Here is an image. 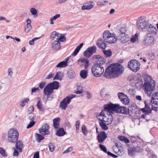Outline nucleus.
Instances as JSON below:
<instances>
[{"label":"nucleus","mask_w":158,"mask_h":158,"mask_svg":"<svg viewBox=\"0 0 158 158\" xmlns=\"http://www.w3.org/2000/svg\"><path fill=\"white\" fill-rule=\"evenodd\" d=\"M134 151H135V153L136 152H141V151L142 150V149L140 147L137 146V147L135 148H134Z\"/></svg>","instance_id":"obj_57"},{"label":"nucleus","mask_w":158,"mask_h":158,"mask_svg":"<svg viewBox=\"0 0 158 158\" xmlns=\"http://www.w3.org/2000/svg\"><path fill=\"white\" fill-rule=\"evenodd\" d=\"M56 31H54L51 33L50 38L51 40H54L55 38L56 37Z\"/></svg>","instance_id":"obj_55"},{"label":"nucleus","mask_w":158,"mask_h":158,"mask_svg":"<svg viewBox=\"0 0 158 158\" xmlns=\"http://www.w3.org/2000/svg\"><path fill=\"white\" fill-rule=\"evenodd\" d=\"M127 150L128 151V154L129 155L133 156L135 154V152L134 151V148L129 147L128 148Z\"/></svg>","instance_id":"obj_38"},{"label":"nucleus","mask_w":158,"mask_h":158,"mask_svg":"<svg viewBox=\"0 0 158 158\" xmlns=\"http://www.w3.org/2000/svg\"><path fill=\"white\" fill-rule=\"evenodd\" d=\"M15 143L16 148L21 152L22 148L23 147V144L21 140H17Z\"/></svg>","instance_id":"obj_21"},{"label":"nucleus","mask_w":158,"mask_h":158,"mask_svg":"<svg viewBox=\"0 0 158 158\" xmlns=\"http://www.w3.org/2000/svg\"><path fill=\"white\" fill-rule=\"evenodd\" d=\"M60 42L57 40L54 41L52 44V48L53 50H57L60 48Z\"/></svg>","instance_id":"obj_20"},{"label":"nucleus","mask_w":158,"mask_h":158,"mask_svg":"<svg viewBox=\"0 0 158 158\" xmlns=\"http://www.w3.org/2000/svg\"><path fill=\"white\" fill-rule=\"evenodd\" d=\"M155 58L154 53L153 52H151L149 54V59L151 60H153Z\"/></svg>","instance_id":"obj_56"},{"label":"nucleus","mask_w":158,"mask_h":158,"mask_svg":"<svg viewBox=\"0 0 158 158\" xmlns=\"http://www.w3.org/2000/svg\"><path fill=\"white\" fill-rule=\"evenodd\" d=\"M119 98L121 102L125 105H128L130 103L129 99L127 95L123 92H119L118 94Z\"/></svg>","instance_id":"obj_10"},{"label":"nucleus","mask_w":158,"mask_h":158,"mask_svg":"<svg viewBox=\"0 0 158 158\" xmlns=\"http://www.w3.org/2000/svg\"><path fill=\"white\" fill-rule=\"evenodd\" d=\"M49 84L52 87L53 90L54 89H58L59 87V83L57 81H54Z\"/></svg>","instance_id":"obj_26"},{"label":"nucleus","mask_w":158,"mask_h":158,"mask_svg":"<svg viewBox=\"0 0 158 158\" xmlns=\"http://www.w3.org/2000/svg\"><path fill=\"white\" fill-rule=\"evenodd\" d=\"M128 67L133 71L136 72L140 68V64L138 61L135 60H132L128 63Z\"/></svg>","instance_id":"obj_7"},{"label":"nucleus","mask_w":158,"mask_h":158,"mask_svg":"<svg viewBox=\"0 0 158 158\" xmlns=\"http://www.w3.org/2000/svg\"><path fill=\"white\" fill-rule=\"evenodd\" d=\"M124 35H121V38H119L121 40V42L123 43H126L129 40L128 38L127 37L124 36Z\"/></svg>","instance_id":"obj_44"},{"label":"nucleus","mask_w":158,"mask_h":158,"mask_svg":"<svg viewBox=\"0 0 158 158\" xmlns=\"http://www.w3.org/2000/svg\"><path fill=\"white\" fill-rule=\"evenodd\" d=\"M65 35L64 34H61V35L60 36V37L56 38V39L59 42H63L65 41L66 40V38L65 37Z\"/></svg>","instance_id":"obj_37"},{"label":"nucleus","mask_w":158,"mask_h":158,"mask_svg":"<svg viewBox=\"0 0 158 158\" xmlns=\"http://www.w3.org/2000/svg\"><path fill=\"white\" fill-rule=\"evenodd\" d=\"M60 119L59 117H57L53 119V127L57 129L59 127Z\"/></svg>","instance_id":"obj_23"},{"label":"nucleus","mask_w":158,"mask_h":158,"mask_svg":"<svg viewBox=\"0 0 158 158\" xmlns=\"http://www.w3.org/2000/svg\"><path fill=\"white\" fill-rule=\"evenodd\" d=\"M95 58L97 60L93 64L91 71L93 75L98 77L101 76L104 72L102 65L105 63L106 60L105 59L99 55H95Z\"/></svg>","instance_id":"obj_2"},{"label":"nucleus","mask_w":158,"mask_h":158,"mask_svg":"<svg viewBox=\"0 0 158 158\" xmlns=\"http://www.w3.org/2000/svg\"><path fill=\"white\" fill-rule=\"evenodd\" d=\"M103 37L105 42L109 44H114L117 40V38L114 35V34H111L108 31H104Z\"/></svg>","instance_id":"obj_6"},{"label":"nucleus","mask_w":158,"mask_h":158,"mask_svg":"<svg viewBox=\"0 0 158 158\" xmlns=\"http://www.w3.org/2000/svg\"><path fill=\"white\" fill-rule=\"evenodd\" d=\"M68 66L67 64L64 61H62L59 62L56 65L57 68H64Z\"/></svg>","instance_id":"obj_29"},{"label":"nucleus","mask_w":158,"mask_h":158,"mask_svg":"<svg viewBox=\"0 0 158 158\" xmlns=\"http://www.w3.org/2000/svg\"><path fill=\"white\" fill-rule=\"evenodd\" d=\"M83 45V43H81L78 46L73 52L72 54V55L73 56H75L77 55L79 51H80L81 48L82 47Z\"/></svg>","instance_id":"obj_24"},{"label":"nucleus","mask_w":158,"mask_h":158,"mask_svg":"<svg viewBox=\"0 0 158 158\" xmlns=\"http://www.w3.org/2000/svg\"><path fill=\"white\" fill-rule=\"evenodd\" d=\"M60 14H56L55 15V16L52 17L51 18V20H55L57 19L58 18L60 17Z\"/></svg>","instance_id":"obj_61"},{"label":"nucleus","mask_w":158,"mask_h":158,"mask_svg":"<svg viewBox=\"0 0 158 158\" xmlns=\"http://www.w3.org/2000/svg\"><path fill=\"white\" fill-rule=\"evenodd\" d=\"M138 35L136 33L135 35L131 39V42L133 43L135 42L136 40L138 39Z\"/></svg>","instance_id":"obj_49"},{"label":"nucleus","mask_w":158,"mask_h":158,"mask_svg":"<svg viewBox=\"0 0 158 158\" xmlns=\"http://www.w3.org/2000/svg\"><path fill=\"white\" fill-rule=\"evenodd\" d=\"M89 60L88 59L85 58H80L77 60V62L81 65L82 64L85 63L84 68L86 69L89 66Z\"/></svg>","instance_id":"obj_17"},{"label":"nucleus","mask_w":158,"mask_h":158,"mask_svg":"<svg viewBox=\"0 0 158 158\" xmlns=\"http://www.w3.org/2000/svg\"><path fill=\"white\" fill-rule=\"evenodd\" d=\"M68 76L69 78L72 79L74 78L75 74L72 70L69 71L68 72Z\"/></svg>","instance_id":"obj_42"},{"label":"nucleus","mask_w":158,"mask_h":158,"mask_svg":"<svg viewBox=\"0 0 158 158\" xmlns=\"http://www.w3.org/2000/svg\"><path fill=\"white\" fill-rule=\"evenodd\" d=\"M49 151L51 152H53L55 149V146L52 143H49L48 145Z\"/></svg>","instance_id":"obj_43"},{"label":"nucleus","mask_w":158,"mask_h":158,"mask_svg":"<svg viewBox=\"0 0 158 158\" xmlns=\"http://www.w3.org/2000/svg\"><path fill=\"white\" fill-rule=\"evenodd\" d=\"M124 153V151L123 148L121 149H118V151L117 152V154L119 155H122Z\"/></svg>","instance_id":"obj_59"},{"label":"nucleus","mask_w":158,"mask_h":158,"mask_svg":"<svg viewBox=\"0 0 158 158\" xmlns=\"http://www.w3.org/2000/svg\"><path fill=\"white\" fill-rule=\"evenodd\" d=\"M102 51L103 53L105 55L106 57H110L112 55V52L110 49H108V50H103Z\"/></svg>","instance_id":"obj_31"},{"label":"nucleus","mask_w":158,"mask_h":158,"mask_svg":"<svg viewBox=\"0 0 158 158\" xmlns=\"http://www.w3.org/2000/svg\"><path fill=\"white\" fill-rule=\"evenodd\" d=\"M115 145L118 149L123 148V145L120 143V142H118L116 143Z\"/></svg>","instance_id":"obj_51"},{"label":"nucleus","mask_w":158,"mask_h":158,"mask_svg":"<svg viewBox=\"0 0 158 158\" xmlns=\"http://www.w3.org/2000/svg\"><path fill=\"white\" fill-rule=\"evenodd\" d=\"M137 106L135 104H130L129 107L128 108H127V109L128 110V113L127 114L129 113L130 111H131L132 110H134L136 109Z\"/></svg>","instance_id":"obj_34"},{"label":"nucleus","mask_w":158,"mask_h":158,"mask_svg":"<svg viewBox=\"0 0 158 158\" xmlns=\"http://www.w3.org/2000/svg\"><path fill=\"white\" fill-rule=\"evenodd\" d=\"M124 67L118 63H113L106 69L103 74L106 78H115L121 75L124 71Z\"/></svg>","instance_id":"obj_1"},{"label":"nucleus","mask_w":158,"mask_h":158,"mask_svg":"<svg viewBox=\"0 0 158 158\" xmlns=\"http://www.w3.org/2000/svg\"><path fill=\"white\" fill-rule=\"evenodd\" d=\"M35 124V122L33 121H31L29 124L27 126V128H29L32 127Z\"/></svg>","instance_id":"obj_52"},{"label":"nucleus","mask_w":158,"mask_h":158,"mask_svg":"<svg viewBox=\"0 0 158 158\" xmlns=\"http://www.w3.org/2000/svg\"><path fill=\"white\" fill-rule=\"evenodd\" d=\"M97 45L100 48L104 49L106 47L107 44L105 43L103 39H98L97 42Z\"/></svg>","instance_id":"obj_18"},{"label":"nucleus","mask_w":158,"mask_h":158,"mask_svg":"<svg viewBox=\"0 0 158 158\" xmlns=\"http://www.w3.org/2000/svg\"><path fill=\"white\" fill-rule=\"evenodd\" d=\"M118 139L120 141L124 142L125 143H129V140L126 137L123 136H119Z\"/></svg>","instance_id":"obj_30"},{"label":"nucleus","mask_w":158,"mask_h":158,"mask_svg":"<svg viewBox=\"0 0 158 158\" xmlns=\"http://www.w3.org/2000/svg\"><path fill=\"white\" fill-rule=\"evenodd\" d=\"M36 139L38 142H40L42 140L44 139V137L41 135L39 134L35 133Z\"/></svg>","instance_id":"obj_32"},{"label":"nucleus","mask_w":158,"mask_h":158,"mask_svg":"<svg viewBox=\"0 0 158 158\" xmlns=\"http://www.w3.org/2000/svg\"><path fill=\"white\" fill-rule=\"evenodd\" d=\"M31 28V25L27 24L25 29V31L26 32H28Z\"/></svg>","instance_id":"obj_50"},{"label":"nucleus","mask_w":158,"mask_h":158,"mask_svg":"<svg viewBox=\"0 0 158 158\" xmlns=\"http://www.w3.org/2000/svg\"><path fill=\"white\" fill-rule=\"evenodd\" d=\"M154 38L153 36L149 35V45L152 44L154 43Z\"/></svg>","instance_id":"obj_46"},{"label":"nucleus","mask_w":158,"mask_h":158,"mask_svg":"<svg viewBox=\"0 0 158 158\" xmlns=\"http://www.w3.org/2000/svg\"><path fill=\"white\" fill-rule=\"evenodd\" d=\"M13 69L11 68H10L8 70V75H9L10 77H12V75L13 73L12 71Z\"/></svg>","instance_id":"obj_63"},{"label":"nucleus","mask_w":158,"mask_h":158,"mask_svg":"<svg viewBox=\"0 0 158 158\" xmlns=\"http://www.w3.org/2000/svg\"><path fill=\"white\" fill-rule=\"evenodd\" d=\"M56 134L58 136H62L66 134V133L64 131V129L61 127L59 128Z\"/></svg>","instance_id":"obj_22"},{"label":"nucleus","mask_w":158,"mask_h":158,"mask_svg":"<svg viewBox=\"0 0 158 158\" xmlns=\"http://www.w3.org/2000/svg\"><path fill=\"white\" fill-rule=\"evenodd\" d=\"M107 137V134L104 131L99 132L97 135V139L99 143H102Z\"/></svg>","instance_id":"obj_11"},{"label":"nucleus","mask_w":158,"mask_h":158,"mask_svg":"<svg viewBox=\"0 0 158 158\" xmlns=\"http://www.w3.org/2000/svg\"><path fill=\"white\" fill-rule=\"evenodd\" d=\"M104 122H99V125L102 130H106L108 129V127Z\"/></svg>","instance_id":"obj_35"},{"label":"nucleus","mask_w":158,"mask_h":158,"mask_svg":"<svg viewBox=\"0 0 158 158\" xmlns=\"http://www.w3.org/2000/svg\"><path fill=\"white\" fill-rule=\"evenodd\" d=\"M99 147L101 150L105 153H107V148L104 145L100 143L99 144Z\"/></svg>","instance_id":"obj_39"},{"label":"nucleus","mask_w":158,"mask_h":158,"mask_svg":"<svg viewBox=\"0 0 158 158\" xmlns=\"http://www.w3.org/2000/svg\"><path fill=\"white\" fill-rule=\"evenodd\" d=\"M150 102L152 110L155 111L158 110V92L153 93Z\"/></svg>","instance_id":"obj_8"},{"label":"nucleus","mask_w":158,"mask_h":158,"mask_svg":"<svg viewBox=\"0 0 158 158\" xmlns=\"http://www.w3.org/2000/svg\"><path fill=\"white\" fill-rule=\"evenodd\" d=\"M43 105L41 104L40 101V100L39 101L37 102L36 105V106L37 108L39 109L40 110L44 111V109L43 108Z\"/></svg>","instance_id":"obj_41"},{"label":"nucleus","mask_w":158,"mask_h":158,"mask_svg":"<svg viewBox=\"0 0 158 158\" xmlns=\"http://www.w3.org/2000/svg\"><path fill=\"white\" fill-rule=\"evenodd\" d=\"M0 154L4 157H6L7 155L6 154L5 150L3 148H0Z\"/></svg>","instance_id":"obj_45"},{"label":"nucleus","mask_w":158,"mask_h":158,"mask_svg":"<svg viewBox=\"0 0 158 158\" xmlns=\"http://www.w3.org/2000/svg\"><path fill=\"white\" fill-rule=\"evenodd\" d=\"M34 110V107L33 106H31L29 107L27 110L28 114H30L33 112Z\"/></svg>","instance_id":"obj_53"},{"label":"nucleus","mask_w":158,"mask_h":158,"mask_svg":"<svg viewBox=\"0 0 158 158\" xmlns=\"http://www.w3.org/2000/svg\"><path fill=\"white\" fill-rule=\"evenodd\" d=\"M70 103V101L66 97L60 102L59 107L62 109L65 110L67 106V105Z\"/></svg>","instance_id":"obj_16"},{"label":"nucleus","mask_w":158,"mask_h":158,"mask_svg":"<svg viewBox=\"0 0 158 158\" xmlns=\"http://www.w3.org/2000/svg\"><path fill=\"white\" fill-rule=\"evenodd\" d=\"M143 76L144 81L143 87L144 88L146 91L145 93L148 94V75L146 73H144L143 74Z\"/></svg>","instance_id":"obj_15"},{"label":"nucleus","mask_w":158,"mask_h":158,"mask_svg":"<svg viewBox=\"0 0 158 158\" xmlns=\"http://www.w3.org/2000/svg\"><path fill=\"white\" fill-rule=\"evenodd\" d=\"M107 153L108 155L112 156L114 158H116L118 157V156L113 154L111 152H110L109 151H108Z\"/></svg>","instance_id":"obj_60"},{"label":"nucleus","mask_w":158,"mask_h":158,"mask_svg":"<svg viewBox=\"0 0 158 158\" xmlns=\"http://www.w3.org/2000/svg\"><path fill=\"white\" fill-rule=\"evenodd\" d=\"M88 72L86 70H82L81 71L80 75L81 77L83 79H85L87 76Z\"/></svg>","instance_id":"obj_27"},{"label":"nucleus","mask_w":158,"mask_h":158,"mask_svg":"<svg viewBox=\"0 0 158 158\" xmlns=\"http://www.w3.org/2000/svg\"><path fill=\"white\" fill-rule=\"evenodd\" d=\"M53 90L49 84L47 85L44 89L43 93L44 95H47V98H48L49 96L53 93Z\"/></svg>","instance_id":"obj_13"},{"label":"nucleus","mask_w":158,"mask_h":158,"mask_svg":"<svg viewBox=\"0 0 158 158\" xmlns=\"http://www.w3.org/2000/svg\"><path fill=\"white\" fill-rule=\"evenodd\" d=\"M94 5V3L93 2H89L88 3H86L85 5H83L81 7V10H88L93 8Z\"/></svg>","instance_id":"obj_19"},{"label":"nucleus","mask_w":158,"mask_h":158,"mask_svg":"<svg viewBox=\"0 0 158 158\" xmlns=\"http://www.w3.org/2000/svg\"><path fill=\"white\" fill-rule=\"evenodd\" d=\"M144 102L145 107L141 109V110L143 113H145L146 114H148V105L147 104L146 101H145Z\"/></svg>","instance_id":"obj_33"},{"label":"nucleus","mask_w":158,"mask_h":158,"mask_svg":"<svg viewBox=\"0 0 158 158\" xmlns=\"http://www.w3.org/2000/svg\"><path fill=\"white\" fill-rule=\"evenodd\" d=\"M81 88V86H78L77 88V90L75 92V93L77 94H81L83 93V90L82 89H80Z\"/></svg>","instance_id":"obj_58"},{"label":"nucleus","mask_w":158,"mask_h":158,"mask_svg":"<svg viewBox=\"0 0 158 158\" xmlns=\"http://www.w3.org/2000/svg\"><path fill=\"white\" fill-rule=\"evenodd\" d=\"M39 158V152H36L34 154L33 158Z\"/></svg>","instance_id":"obj_64"},{"label":"nucleus","mask_w":158,"mask_h":158,"mask_svg":"<svg viewBox=\"0 0 158 158\" xmlns=\"http://www.w3.org/2000/svg\"><path fill=\"white\" fill-rule=\"evenodd\" d=\"M62 74L61 72H57L55 77H54L53 80H61L62 79V77L60 76V74Z\"/></svg>","instance_id":"obj_40"},{"label":"nucleus","mask_w":158,"mask_h":158,"mask_svg":"<svg viewBox=\"0 0 158 158\" xmlns=\"http://www.w3.org/2000/svg\"><path fill=\"white\" fill-rule=\"evenodd\" d=\"M104 108L105 110L110 114H113L114 112L125 114H127L128 113V110L126 107L121 106L118 104H114L110 102L108 104L105 105Z\"/></svg>","instance_id":"obj_3"},{"label":"nucleus","mask_w":158,"mask_h":158,"mask_svg":"<svg viewBox=\"0 0 158 158\" xmlns=\"http://www.w3.org/2000/svg\"><path fill=\"white\" fill-rule=\"evenodd\" d=\"M97 48L95 46L89 47L84 52V55L88 58L89 57L96 52Z\"/></svg>","instance_id":"obj_9"},{"label":"nucleus","mask_w":158,"mask_h":158,"mask_svg":"<svg viewBox=\"0 0 158 158\" xmlns=\"http://www.w3.org/2000/svg\"><path fill=\"white\" fill-rule=\"evenodd\" d=\"M156 28L151 25H149V34H152L155 35L156 34Z\"/></svg>","instance_id":"obj_25"},{"label":"nucleus","mask_w":158,"mask_h":158,"mask_svg":"<svg viewBox=\"0 0 158 158\" xmlns=\"http://www.w3.org/2000/svg\"><path fill=\"white\" fill-rule=\"evenodd\" d=\"M83 135L85 136H86L88 131H87L86 127L84 124H83L81 127Z\"/></svg>","instance_id":"obj_36"},{"label":"nucleus","mask_w":158,"mask_h":158,"mask_svg":"<svg viewBox=\"0 0 158 158\" xmlns=\"http://www.w3.org/2000/svg\"><path fill=\"white\" fill-rule=\"evenodd\" d=\"M30 12L33 15H36V16H37V12L35 9V8H32L30 9Z\"/></svg>","instance_id":"obj_48"},{"label":"nucleus","mask_w":158,"mask_h":158,"mask_svg":"<svg viewBox=\"0 0 158 158\" xmlns=\"http://www.w3.org/2000/svg\"><path fill=\"white\" fill-rule=\"evenodd\" d=\"M19 133L17 130L14 128L11 129L8 132L7 140L12 143H15L18 140Z\"/></svg>","instance_id":"obj_5"},{"label":"nucleus","mask_w":158,"mask_h":158,"mask_svg":"<svg viewBox=\"0 0 158 158\" xmlns=\"http://www.w3.org/2000/svg\"><path fill=\"white\" fill-rule=\"evenodd\" d=\"M119 31L118 32V34L117 35L118 36H121V35H125V33L126 31V28L122 27L121 28L120 30H118Z\"/></svg>","instance_id":"obj_28"},{"label":"nucleus","mask_w":158,"mask_h":158,"mask_svg":"<svg viewBox=\"0 0 158 158\" xmlns=\"http://www.w3.org/2000/svg\"><path fill=\"white\" fill-rule=\"evenodd\" d=\"M149 80L150 81H149V93H149V97H150L152 92L155 90L156 84L155 81L152 79L151 77L149 75Z\"/></svg>","instance_id":"obj_12"},{"label":"nucleus","mask_w":158,"mask_h":158,"mask_svg":"<svg viewBox=\"0 0 158 158\" xmlns=\"http://www.w3.org/2000/svg\"><path fill=\"white\" fill-rule=\"evenodd\" d=\"M46 84L45 82H42L39 83V88H40V89H43Z\"/></svg>","instance_id":"obj_54"},{"label":"nucleus","mask_w":158,"mask_h":158,"mask_svg":"<svg viewBox=\"0 0 158 158\" xmlns=\"http://www.w3.org/2000/svg\"><path fill=\"white\" fill-rule=\"evenodd\" d=\"M29 98H26L25 100H24L21 101L20 105L22 107H23L25 106V103H27L29 101Z\"/></svg>","instance_id":"obj_47"},{"label":"nucleus","mask_w":158,"mask_h":158,"mask_svg":"<svg viewBox=\"0 0 158 158\" xmlns=\"http://www.w3.org/2000/svg\"><path fill=\"white\" fill-rule=\"evenodd\" d=\"M49 125L45 123L39 129V132L44 135L48 134L50 133L49 131Z\"/></svg>","instance_id":"obj_14"},{"label":"nucleus","mask_w":158,"mask_h":158,"mask_svg":"<svg viewBox=\"0 0 158 158\" xmlns=\"http://www.w3.org/2000/svg\"><path fill=\"white\" fill-rule=\"evenodd\" d=\"M76 96V95L75 94H72L70 96H67L66 97L69 100V101L70 102L71 100L73 98L75 97Z\"/></svg>","instance_id":"obj_62"},{"label":"nucleus","mask_w":158,"mask_h":158,"mask_svg":"<svg viewBox=\"0 0 158 158\" xmlns=\"http://www.w3.org/2000/svg\"><path fill=\"white\" fill-rule=\"evenodd\" d=\"M148 22L145 17H141L139 18L136 23V25L138 29L140 30L144 29L145 31L147 33L145 35V37L143 41L144 44L147 45L148 43Z\"/></svg>","instance_id":"obj_4"}]
</instances>
